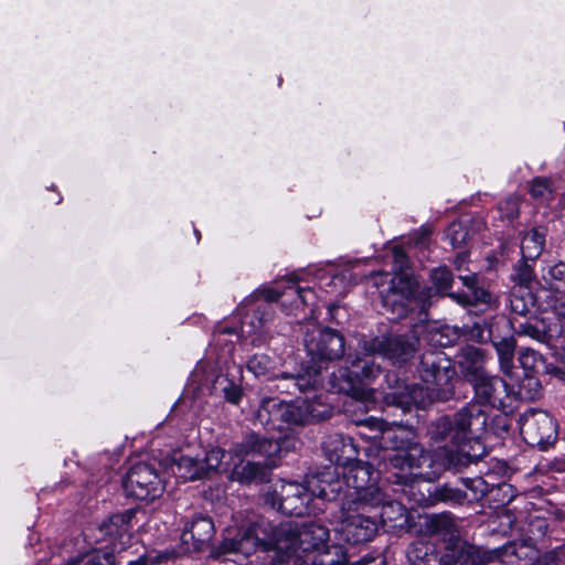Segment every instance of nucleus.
Here are the masks:
<instances>
[{
	"instance_id": "f257e3e1",
	"label": "nucleus",
	"mask_w": 565,
	"mask_h": 565,
	"mask_svg": "<svg viewBox=\"0 0 565 565\" xmlns=\"http://www.w3.org/2000/svg\"><path fill=\"white\" fill-rule=\"evenodd\" d=\"M329 530L319 523L310 522L299 525L284 522L273 526L264 520L250 524L235 539H226L220 546V554L234 557L241 563L258 551L269 552L270 565H298L301 553L321 551L327 547ZM230 559V557H226Z\"/></svg>"
},
{
	"instance_id": "f03ea898",
	"label": "nucleus",
	"mask_w": 565,
	"mask_h": 565,
	"mask_svg": "<svg viewBox=\"0 0 565 565\" xmlns=\"http://www.w3.org/2000/svg\"><path fill=\"white\" fill-rule=\"evenodd\" d=\"M467 377L475 390V401L454 414L452 417H441L434 423L431 438L436 443L447 441L455 446L479 438L488 424L489 408L505 411L511 407L514 392L504 380L488 374L481 363L483 353L480 349L467 348L463 351Z\"/></svg>"
},
{
	"instance_id": "7ed1b4c3",
	"label": "nucleus",
	"mask_w": 565,
	"mask_h": 565,
	"mask_svg": "<svg viewBox=\"0 0 565 565\" xmlns=\"http://www.w3.org/2000/svg\"><path fill=\"white\" fill-rule=\"evenodd\" d=\"M367 465H355L345 473V490L337 532L350 544L372 541L379 531L377 513L383 491Z\"/></svg>"
},
{
	"instance_id": "20e7f679",
	"label": "nucleus",
	"mask_w": 565,
	"mask_h": 565,
	"mask_svg": "<svg viewBox=\"0 0 565 565\" xmlns=\"http://www.w3.org/2000/svg\"><path fill=\"white\" fill-rule=\"evenodd\" d=\"M365 424L373 430L382 433L383 439L390 445L392 454L387 456L390 465L396 469L397 483H409L418 477L430 479L441 470L449 468L455 462L456 450L462 446H455L449 439L447 441L436 443L430 439L441 452H436L433 458L423 446L416 440L412 431L387 428V423L377 418H369ZM434 426V424L431 425ZM433 428V427H430ZM431 429H429V435Z\"/></svg>"
},
{
	"instance_id": "39448f33",
	"label": "nucleus",
	"mask_w": 565,
	"mask_h": 565,
	"mask_svg": "<svg viewBox=\"0 0 565 565\" xmlns=\"http://www.w3.org/2000/svg\"><path fill=\"white\" fill-rule=\"evenodd\" d=\"M418 371L425 386H411L396 377L394 385H391V392L386 393V398L404 409L412 405L425 408L435 399L447 398L451 393V381L456 374L449 361L439 354L426 353L422 358Z\"/></svg>"
},
{
	"instance_id": "423d86ee",
	"label": "nucleus",
	"mask_w": 565,
	"mask_h": 565,
	"mask_svg": "<svg viewBox=\"0 0 565 565\" xmlns=\"http://www.w3.org/2000/svg\"><path fill=\"white\" fill-rule=\"evenodd\" d=\"M420 531L426 536L446 543V553L439 558L440 565H455L458 562L482 565L490 561V556L479 547L460 540L458 525L449 512L426 515L420 524Z\"/></svg>"
},
{
	"instance_id": "0eeeda50",
	"label": "nucleus",
	"mask_w": 565,
	"mask_h": 565,
	"mask_svg": "<svg viewBox=\"0 0 565 565\" xmlns=\"http://www.w3.org/2000/svg\"><path fill=\"white\" fill-rule=\"evenodd\" d=\"M339 480H333L330 473L311 477L307 486L298 482L282 481L279 490L275 491L273 507L285 514L300 516L310 511L309 503L313 497L333 500L341 493Z\"/></svg>"
},
{
	"instance_id": "6e6552de",
	"label": "nucleus",
	"mask_w": 565,
	"mask_h": 565,
	"mask_svg": "<svg viewBox=\"0 0 565 565\" xmlns=\"http://www.w3.org/2000/svg\"><path fill=\"white\" fill-rule=\"evenodd\" d=\"M232 451L237 457L262 458L257 461H246L235 465L231 479L241 483L265 482L270 470L276 466V457L280 452V445L271 438H260L248 435L239 444L234 445Z\"/></svg>"
},
{
	"instance_id": "1a4fd4ad",
	"label": "nucleus",
	"mask_w": 565,
	"mask_h": 565,
	"mask_svg": "<svg viewBox=\"0 0 565 565\" xmlns=\"http://www.w3.org/2000/svg\"><path fill=\"white\" fill-rule=\"evenodd\" d=\"M329 413L313 393L311 396L297 398L295 403H286L277 398L264 399L257 411V419L265 426L279 427L278 422L300 425L321 420Z\"/></svg>"
},
{
	"instance_id": "9d476101",
	"label": "nucleus",
	"mask_w": 565,
	"mask_h": 565,
	"mask_svg": "<svg viewBox=\"0 0 565 565\" xmlns=\"http://www.w3.org/2000/svg\"><path fill=\"white\" fill-rule=\"evenodd\" d=\"M381 373V367L374 361L360 359L351 362V367H342L332 373L330 385L334 392L344 393L355 399L367 403L374 399V392L366 388L363 381L372 380Z\"/></svg>"
},
{
	"instance_id": "9b49d317",
	"label": "nucleus",
	"mask_w": 565,
	"mask_h": 565,
	"mask_svg": "<svg viewBox=\"0 0 565 565\" xmlns=\"http://www.w3.org/2000/svg\"><path fill=\"white\" fill-rule=\"evenodd\" d=\"M303 343L313 365H322L339 360L344 354L343 337L330 328L310 326L305 333Z\"/></svg>"
},
{
	"instance_id": "f8f14e48",
	"label": "nucleus",
	"mask_w": 565,
	"mask_h": 565,
	"mask_svg": "<svg viewBox=\"0 0 565 565\" xmlns=\"http://www.w3.org/2000/svg\"><path fill=\"white\" fill-rule=\"evenodd\" d=\"M122 488L127 497L152 501L162 494L164 484L152 465L138 462L127 471Z\"/></svg>"
},
{
	"instance_id": "ddd939ff",
	"label": "nucleus",
	"mask_w": 565,
	"mask_h": 565,
	"mask_svg": "<svg viewBox=\"0 0 565 565\" xmlns=\"http://www.w3.org/2000/svg\"><path fill=\"white\" fill-rule=\"evenodd\" d=\"M520 433L527 445L544 449L556 440L557 425L548 413L531 411L521 416Z\"/></svg>"
},
{
	"instance_id": "4468645a",
	"label": "nucleus",
	"mask_w": 565,
	"mask_h": 565,
	"mask_svg": "<svg viewBox=\"0 0 565 565\" xmlns=\"http://www.w3.org/2000/svg\"><path fill=\"white\" fill-rule=\"evenodd\" d=\"M417 343L415 337L396 335L365 341L362 349L365 355L379 354L393 364L402 365L413 358Z\"/></svg>"
},
{
	"instance_id": "2eb2a0df",
	"label": "nucleus",
	"mask_w": 565,
	"mask_h": 565,
	"mask_svg": "<svg viewBox=\"0 0 565 565\" xmlns=\"http://www.w3.org/2000/svg\"><path fill=\"white\" fill-rule=\"evenodd\" d=\"M416 281L407 274H396L388 288L381 291L382 302L387 310L403 318L414 309Z\"/></svg>"
},
{
	"instance_id": "dca6fc26",
	"label": "nucleus",
	"mask_w": 565,
	"mask_h": 565,
	"mask_svg": "<svg viewBox=\"0 0 565 565\" xmlns=\"http://www.w3.org/2000/svg\"><path fill=\"white\" fill-rule=\"evenodd\" d=\"M323 451L331 463L337 466L335 473L342 475V479H338L341 483V492L343 484L345 486V473L355 465H364L356 460L358 450L352 438L343 435L329 436L322 444Z\"/></svg>"
},
{
	"instance_id": "f3484780",
	"label": "nucleus",
	"mask_w": 565,
	"mask_h": 565,
	"mask_svg": "<svg viewBox=\"0 0 565 565\" xmlns=\"http://www.w3.org/2000/svg\"><path fill=\"white\" fill-rule=\"evenodd\" d=\"M360 260L348 263L341 270L332 274L330 280L323 284L327 292L343 297L360 278L353 269L360 265Z\"/></svg>"
},
{
	"instance_id": "a211bd4d",
	"label": "nucleus",
	"mask_w": 565,
	"mask_h": 565,
	"mask_svg": "<svg viewBox=\"0 0 565 565\" xmlns=\"http://www.w3.org/2000/svg\"><path fill=\"white\" fill-rule=\"evenodd\" d=\"M171 472L183 481H192L205 477L203 463L192 457L174 454L171 458Z\"/></svg>"
},
{
	"instance_id": "6ab92c4d",
	"label": "nucleus",
	"mask_w": 565,
	"mask_h": 565,
	"mask_svg": "<svg viewBox=\"0 0 565 565\" xmlns=\"http://www.w3.org/2000/svg\"><path fill=\"white\" fill-rule=\"evenodd\" d=\"M545 235L543 227H535L522 236L521 253L524 259L534 260L540 257L545 246Z\"/></svg>"
},
{
	"instance_id": "aec40b11",
	"label": "nucleus",
	"mask_w": 565,
	"mask_h": 565,
	"mask_svg": "<svg viewBox=\"0 0 565 565\" xmlns=\"http://www.w3.org/2000/svg\"><path fill=\"white\" fill-rule=\"evenodd\" d=\"M214 534V524L211 519L205 516L195 518L190 526L182 533V540L188 542L189 539L193 540L195 546L204 544L211 540Z\"/></svg>"
},
{
	"instance_id": "412c9836",
	"label": "nucleus",
	"mask_w": 565,
	"mask_h": 565,
	"mask_svg": "<svg viewBox=\"0 0 565 565\" xmlns=\"http://www.w3.org/2000/svg\"><path fill=\"white\" fill-rule=\"evenodd\" d=\"M134 516L135 512L132 510L114 514L102 524L100 531L105 536L122 539L128 534L130 530V522Z\"/></svg>"
},
{
	"instance_id": "4be33fe9",
	"label": "nucleus",
	"mask_w": 565,
	"mask_h": 565,
	"mask_svg": "<svg viewBox=\"0 0 565 565\" xmlns=\"http://www.w3.org/2000/svg\"><path fill=\"white\" fill-rule=\"evenodd\" d=\"M381 512L377 514L383 524L393 523L392 526H402L406 521V509L402 503L395 500H390L383 492V501L379 504Z\"/></svg>"
},
{
	"instance_id": "5701e85b",
	"label": "nucleus",
	"mask_w": 565,
	"mask_h": 565,
	"mask_svg": "<svg viewBox=\"0 0 565 565\" xmlns=\"http://www.w3.org/2000/svg\"><path fill=\"white\" fill-rule=\"evenodd\" d=\"M322 369V365H311L309 366L307 374H298L297 376L284 375V377L290 380L292 386L296 387L299 392L307 393L315 391L320 384L319 375Z\"/></svg>"
},
{
	"instance_id": "b1692460",
	"label": "nucleus",
	"mask_w": 565,
	"mask_h": 565,
	"mask_svg": "<svg viewBox=\"0 0 565 565\" xmlns=\"http://www.w3.org/2000/svg\"><path fill=\"white\" fill-rule=\"evenodd\" d=\"M407 558L411 565H436L437 556L429 544L415 542L407 550Z\"/></svg>"
},
{
	"instance_id": "393cba45",
	"label": "nucleus",
	"mask_w": 565,
	"mask_h": 565,
	"mask_svg": "<svg viewBox=\"0 0 565 565\" xmlns=\"http://www.w3.org/2000/svg\"><path fill=\"white\" fill-rule=\"evenodd\" d=\"M491 342L498 352L501 370L508 374L512 367L515 340L512 337L502 338L500 340H497L495 337H493Z\"/></svg>"
},
{
	"instance_id": "a878e982",
	"label": "nucleus",
	"mask_w": 565,
	"mask_h": 565,
	"mask_svg": "<svg viewBox=\"0 0 565 565\" xmlns=\"http://www.w3.org/2000/svg\"><path fill=\"white\" fill-rule=\"evenodd\" d=\"M501 324L509 327L511 323L504 318L497 319L489 323L486 321L476 322L470 329V337L478 342L491 341L494 337V329H499Z\"/></svg>"
},
{
	"instance_id": "bb28decb",
	"label": "nucleus",
	"mask_w": 565,
	"mask_h": 565,
	"mask_svg": "<svg viewBox=\"0 0 565 565\" xmlns=\"http://www.w3.org/2000/svg\"><path fill=\"white\" fill-rule=\"evenodd\" d=\"M216 388H220L224 398L232 403L238 404L243 396V391L239 385L235 384L226 376H220L215 382Z\"/></svg>"
},
{
	"instance_id": "cd10ccee",
	"label": "nucleus",
	"mask_w": 565,
	"mask_h": 565,
	"mask_svg": "<svg viewBox=\"0 0 565 565\" xmlns=\"http://www.w3.org/2000/svg\"><path fill=\"white\" fill-rule=\"evenodd\" d=\"M434 498L445 503L460 504L467 499V495L462 490L445 484L436 488Z\"/></svg>"
},
{
	"instance_id": "c85d7f7f",
	"label": "nucleus",
	"mask_w": 565,
	"mask_h": 565,
	"mask_svg": "<svg viewBox=\"0 0 565 565\" xmlns=\"http://www.w3.org/2000/svg\"><path fill=\"white\" fill-rule=\"evenodd\" d=\"M448 296L463 306L479 302L489 303L491 300V295L486 289L478 287L471 290V295L449 294Z\"/></svg>"
},
{
	"instance_id": "c756f323",
	"label": "nucleus",
	"mask_w": 565,
	"mask_h": 565,
	"mask_svg": "<svg viewBox=\"0 0 565 565\" xmlns=\"http://www.w3.org/2000/svg\"><path fill=\"white\" fill-rule=\"evenodd\" d=\"M430 278L435 288L439 292H445L448 290L454 281V276L446 266H440L433 269L430 273Z\"/></svg>"
},
{
	"instance_id": "7c9ffc66",
	"label": "nucleus",
	"mask_w": 565,
	"mask_h": 565,
	"mask_svg": "<svg viewBox=\"0 0 565 565\" xmlns=\"http://www.w3.org/2000/svg\"><path fill=\"white\" fill-rule=\"evenodd\" d=\"M545 279L552 288L556 290L562 289L565 292V263H558L550 267Z\"/></svg>"
},
{
	"instance_id": "2f4dec72",
	"label": "nucleus",
	"mask_w": 565,
	"mask_h": 565,
	"mask_svg": "<svg viewBox=\"0 0 565 565\" xmlns=\"http://www.w3.org/2000/svg\"><path fill=\"white\" fill-rule=\"evenodd\" d=\"M271 367V361L267 355H254L247 362V370L255 376H264L268 374Z\"/></svg>"
},
{
	"instance_id": "473e14b6",
	"label": "nucleus",
	"mask_w": 565,
	"mask_h": 565,
	"mask_svg": "<svg viewBox=\"0 0 565 565\" xmlns=\"http://www.w3.org/2000/svg\"><path fill=\"white\" fill-rule=\"evenodd\" d=\"M225 451L221 448H212L210 449L202 461L203 467L205 468V476L210 471H216L221 466Z\"/></svg>"
},
{
	"instance_id": "72a5a7b5",
	"label": "nucleus",
	"mask_w": 565,
	"mask_h": 565,
	"mask_svg": "<svg viewBox=\"0 0 565 565\" xmlns=\"http://www.w3.org/2000/svg\"><path fill=\"white\" fill-rule=\"evenodd\" d=\"M520 201L518 198H508L499 204V212L502 217L509 221L514 220L519 215Z\"/></svg>"
},
{
	"instance_id": "f704fd0d",
	"label": "nucleus",
	"mask_w": 565,
	"mask_h": 565,
	"mask_svg": "<svg viewBox=\"0 0 565 565\" xmlns=\"http://www.w3.org/2000/svg\"><path fill=\"white\" fill-rule=\"evenodd\" d=\"M550 183L545 179H535L531 185V194L536 199H545L550 195Z\"/></svg>"
},
{
	"instance_id": "c9c22d12",
	"label": "nucleus",
	"mask_w": 565,
	"mask_h": 565,
	"mask_svg": "<svg viewBox=\"0 0 565 565\" xmlns=\"http://www.w3.org/2000/svg\"><path fill=\"white\" fill-rule=\"evenodd\" d=\"M516 333L535 340H543L545 337V333L541 329L530 322L520 323L518 326Z\"/></svg>"
},
{
	"instance_id": "e433bc0d",
	"label": "nucleus",
	"mask_w": 565,
	"mask_h": 565,
	"mask_svg": "<svg viewBox=\"0 0 565 565\" xmlns=\"http://www.w3.org/2000/svg\"><path fill=\"white\" fill-rule=\"evenodd\" d=\"M448 236H449L451 245L454 247H459L465 243L467 232L461 225L452 224L448 228Z\"/></svg>"
},
{
	"instance_id": "4c0bfd02",
	"label": "nucleus",
	"mask_w": 565,
	"mask_h": 565,
	"mask_svg": "<svg viewBox=\"0 0 565 565\" xmlns=\"http://www.w3.org/2000/svg\"><path fill=\"white\" fill-rule=\"evenodd\" d=\"M551 307L559 322L565 326V292L554 296Z\"/></svg>"
},
{
	"instance_id": "58836bf2",
	"label": "nucleus",
	"mask_w": 565,
	"mask_h": 565,
	"mask_svg": "<svg viewBox=\"0 0 565 565\" xmlns=\"http://www.w3.org/2000/svg\"><path fill=\"white\" fill-rule=\"evenodd\" d=\"M85 565H114L110 553H93L86 556Z\"/></svg>"
},
{
	"instance_id": "ea45409f",
	"label": "nucleus",
	"mask_w": 565,
	"mask_h": 565,
	"mask_svg": "<svg viewBox=\"0 0 565 565\" xmlns=\"http://www.w3.org/2000/svg\"><path fill=\"white\" fill-rule=\"evenodd\" d=\"M392 253L396 269L402 271L408 264V257L406 253L399 246H394Z\"/></svg>"
},
{
	"instance_id": "a19ab883",
	"label": "nucleus",
	"mask_w": 565,
	"mask_h": 565,
	"mask_svg": "<svg viewBox=\"0 0 565 565\" xmlns=\"http://www.w3.org/2000/svg\"><path fill=\"white\" fill-rule=\"evenodd\" d=\"M552 564L548 565H565V545L555 548L548 556Z\"/></svg>"
},
{
	"instance_id": "79ce46f5",
	"label": "nucleus",
	"mask_w": 565,
	"mask_h": 565,
	"mask_svg": "<svg viewBox=\"0 0 565 565\" xmlns=\"http://www.w3.org/2000/svg\"><path fill=\"white\" fill-rule=\"evenodd\" d=\"M518 280L523 285H527L532 280V269L527 264L520 266Z\"/></svg>"
},
{
	"instance_id": "37998d69",
	"label": "nucleus",
	"mask_w": 565,
	"mask_h": 565,
	"mask_svg": "<svg viewBox=\"0 0 565 565\" xmlns=\"http://www.w3.org/2000/svg\"><path fill=\"white\" fill-rule=\"evenodd\" d=\"M294 294L297 295L302 305H309L315 296L313 291L309 288H296Z\"/></svg>"
},
{
	"instance_id": "c03bdc74",
	"label": "nucleus",
	"mask_w": 565,
	"mask_h": 565,
	"mask_svg": "<svg viewBox=\"0 0 565 565\" xmlns=\"http://www.w3.org/2000/svg\"><path fill=\"white\" fill-rule=\"evenodd\" d=\"M465 484L466 487L472 489L476 493L479 492L480 494H484L487 491L484 481L481 478L468 480L465 482Z\"/></svg>"
},
{
	"instance_id": "a18cd8bd",
	"label": "nucleus",
	"mask_w": 565,
	"mask_h": 565,
	"mask_svg": "<svg viewBox=\"0 0 565 565\" xmlns=\"http://www.w3.org/2000/svg\"><path fill=\"white\" fill-rule=\"evenodd\" d=\"M259 295L266 300V301H276L278 300L282 294L277 291L274 288H265L259 291Z\"/></svg>"
},
{
	"instance_id": "49530a36",
	"label": "nucleus",
	"mask_w": 565,
	"mask_h": 565,
	"mask_svg": "<svg viewBox=\"0 0 565 565\" xmlns=\"http://www.w3.org/2000/svg\"><path fill=\"white\" fill-rule=\"evenodd\" d=\"M462 284L470 290L477 287V276L475 274L460 276Z\"/></svg>"
},
{
	"instance_id": "de8ad7c7",
	"label": "nucleus",
	"mask_w": 565,
	"mask_h": 565,
	"mask_svg": "<svg viewBox=\"0 0 565 565\" xmlns=\"http://www.w3.org/2000/svg\"><path fill=\"white\" fill-rule=\"evenodd\" d=\"M512 310L519 315H525L526 312V306L522 302L521 299H513L511 301Z\"/></svg>"
},
{
	"instance_id": "09e8293b",
	"label": "nucleus",
	"mask_w": 565,
	"mask_h": 565,
	"mask_svg": "<svg viewBox=\"0 0 565 565\" xmlns=\"http://www.w3.org/2000/svg\"><path fill=\"white\" fill-rule=\"evenodd\" d=\"M332 550L334 551L335 554L340 553L341 556L337 562L330 561L327 563V565H341L343 562L347 561V555L344 554L340 546H332Z\"/></svg>"
},
{
	"instance_id": "8fccbe9b",
	"label": "nucleus",
	"mask_w": 565,
	"mask_h": 565,
	"mask_svg": "<svg viewBox=\"0 0 565 565\" xmlns=\"http://www.w3.org/2000/svg\"><path fill=\"white\" fill-rule=\"evenodd\" d=\"M149 558L142 555L135 561H129L127 565H149Z\"/></svg>"
},
{
	"instance_id": "3c124183",
	"label": "nucleus",
	"mask_w": 565,
	"mask_h": 565,
	"mask_svg": "<svg viewBox=\"0 0 565 565\" xmlns=\"http://www.w3.org/2000/svg\"><path fill=\"white\" fill-rule=\"evenodd\" d=\"M534 358V351L527 350L520 356V362L525 366L527 363V360Z\"/></svg>"
},
{
	"instance_id": "603ef678",
	"label": "nucleus",
	"mask_w": 565,
	"mask_h": 565,
	"mask_svg": "<svg viewBox=\"0 0 565 565\" xmlns=\"http://www.w3.org/2000/svg\"><path fill=\"white\" fill-rule=\"evenodd\" d=\"M466 262V255L465 254H459L456 259H455V265H456V268L458 270H461L462 268V265L465 264Z\"/></svg>"
},
{
	"instance_id": "864d4df0",
	"label": "nucleus",
	"mask_w": 565,
	"mask_h": 565,
	"mask_svg": "<svg viewBox=\"0 0 565 565\" xmlns=\"http://www.w3.org/2000/svg\"><path fill=\"white\" fill-rule=\"evenodd\" d=\"M430 232L428 230H423L420 236L416 241V244H424L426 239L429 237Z\"/></svg>"
},
{
	"instance_id": "5fc2aeb1",
	"label": "nucleus",
	"mask_w": 565,
	"mask_h": 565,
	"mask_svg": "<svg viewBox=\"0 0 565 565\" xmlns=\"http://www.w3.org/2000/svg\"><path fill=\"white\" fill-rule=\"evenodd\" d=\"M297 281H298V277H297V276H292V277L290 278V282H291V284H296Z\"/></svg>"
},
{
	"instance_id": "6e6d98bb",
	"label": "nucleus",
	"mask_w": 565,
	"mask_h": 565,
	"mask_svg": "<svg viewBox=\"0 0 565 565\" xmlns=\"http://www.w3.org/2000/svg\"><path fill=\"white\" fill-rule=\"evenodd\" d=\"M195 234H196V236H198V241H199V239H200V233H199V231H195Z\"/></svg>"
}]
</instances>
